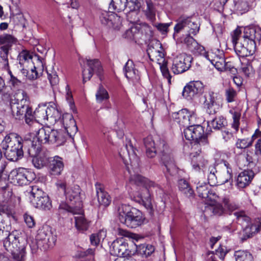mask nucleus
Here are the masks:
<instances>
[{
  "label": "nucleus",
  "mask_w": 261,
  "mask_h": 261,
  "mask_svg": "<svg viewBox=\"0 0 261 261\" xmlns=\"http://www.w3.org/2000/svg\"><path fill=\"white\" fill-rule=\"evenodd\" d=\"M29 104V98L26 92L18 90L10 102L12 114L16 119L24 118L25 122L29 125H38L35 119L42 122L47 120V107L46 105H39L33 113Z\"/></svg>",
  "instance_id": "1"
},
{
  "label": "nucleus",
  "mask_w": 261,
  "mask_h": 261,
  "mask_svg": "<svg viewBox=\"0 0 261 261\" xmlns=\"http://www.w3.org/2000/svg\"><path fill=\"white\" fill-rule=\"evenodd\" d=\"M144 143L148 158L154 157L158 152L162 154L161 160L167 172L171 176L178 174V168L175 165L173 154L165 141L158 135L149 136L145 138Z\"/></svg>",
  "instance_id": "2"
},
{
  "label": "nucleus",
  "mask_w": 261,
  "mask_h": 261,
  "mask_svg": "<svg viewBox=\"0 0 261 261\" xmlns=\"http://www.w3.org/2000/svg\"><path fill=\"white\" fill-rule=\"evenodd\" d=\"M261 40V30L259 28L246 27L243 35L240 29H236L232 35V42L236 53L239 57L252 55L255 51L256 41Z\"/></svg>",
  "instance_id": "3"
},
{
  "label": "nucleus",
  "mask_w": 261,
  "mask_h": 261,
  "mask_svg": "<svg viewBox=\"0 0 261 261\" xmlns=\"http://www.w3.org/2000/svg\"><path fill=\"white\" fill-rule=\"evenodd\" d=\"M196 192L199 197L212 201V203L206 207L205 211H210L215 215L219 216L226 213L230 214L238 208L237 205L231 202L228 197H220L211 192L210 186L205 182H198Z\"/></svg>",
  "instance_id": "4"
},
{
  "label": "nucleus",
  "mask_w": 261,
  "mask_h": 261,
  "mask_svg": "<svg viewBox=\"0 0 261 261\" xmlns=\"http://www.w3.org/2000/svg\"><path fill=\"white\" fill-rule=\"evenodd\" d=\"M130 180L136 185L142 186V188L135 195L134 200L142 204L150 213L153 212L152 195L154 191L160 192V187L154 182L139 174L132 175Z\"/></svg>",
  "instance_id": "5"
},
{
  "label": "nucleus",
  "mask_w": 261,
  "mask_h": 261,
  "mask_svg": "<svg viewBox=\"0 0 261 261\" xmlns=\"http://www.w3.org/2000/svg\"><path fill=\"white\" fill-rule=\"evenodd\" d=\"M25 145H30L28 141H23L16 133H10L6 135L1 144L6 158L9 161L14 162L23 156L22 148Z\"/></svg>",
  "instance_id": "6"
},
{
  "label": "nucleus",
  "mask_w": 261,
  "mask_h": 261,
  "mask_svg": "<svg viewBox=\"0 0 261 261\" xmlns=\"http://www.w3.org/2000/svg\"><path fill=\"white\" fill-rule=\"evenodd\" d=\"M81 189L77 185L67 188L65 191V195L67 202H62L59 206V212L62 214L65 213H79L81 212L82 206L81 197Z\"/></svg>",
  "instance_id": "7"
},
{
  "label": "nucleus",
  "mask_w": 261,
  "mask_h": 261,
  "mask_svg": "<svg viewBox=\"0 0 261 261\" xmlns=\"http://www.w3.org/2000/svg\"><path fill=\"white\" fill-rule=\"evenodd\" d=\"M120 222L127 227L135 228L144 224L145 217L139 210L122 204L118 209Z\"/></svg>",
  "instance_id": "8"
},
{
  "label": "nucleus",
  "mask_w": 261,
  "mask_h": 261,
  "mask_svg": "<svg viewBox=\"0 0 261 261\" xmlns=\"http://www.w3.org/2000/svg\"><path fill=\"white\" fill-rule=\"evenodd\" d=\"M184 134L187 140L195 141L191 149H196L208 144L207 135L204 134L203 128L200 125L188 126L184 129Z\"/></svg>",
  "instance_id": "9"
},
{
  "label": "nucleus",
  "mask_w": 261,
  "mask_h": 261,
  "mask_svg": "<svg viewBox=\"0 0 261 261\" xmlns=\"http://www.w3.org/2000/svg\"><path fill=\"white\" fill-rule=\"evenodd\" d=\"M29 155L33 158L32 163L35 167L37 169H41L48 164L49 157L48 152L43 151L39 144H34L28 149Z\"/></svg>",
  "instance_id": "10"
},
{
  "label": "nucleus",
  "mask_w": 261,
  "mask_h": 261,
  "mask_svg": "<svg viewBox=\"0 0 261 261\" xmlns=\"http://www.w3.org/2000/svg\"><path fill=\"white\" fill-rule=\"evenodd\" d=\"M10 225H5L3 222L0 223V240L3 241V246L6 250H11L13 248L11 245H16L17 241L19 238H22L17 236L15 234L16 232L10 233Z\"/></svg>",
  "instance_id": "11"
},
{
  "label": "nucleus",
  "mask_w": 261,
  "mask_h": 261,
  "mask_svg": "<svg viewBox=\"0 0 261 261\" xmlns=\"http://www.w3.org/2000/svg\"><path fill=\"white\" fill-rule=\"evenodd\" d=\"M119 155L127 167L129 172V165H130L133 168H137L139 167V158L135 153V150L133 144L130 142H128L124 148L121 149L119 152Z\"/></svg>",
  "instance_id": "12"
},
{
  "label": "nucleus",
  "mask_w": 261,
  "mask_h": 261,
  "mask_svg": "<svg viewBox=\"0 0 261 261\" xmlns=\"http://www.w3.org/2000/svg\"><path fill=\"white\" fill-rule=\"evenodd\" d=\"M9 178L14 184L20 186L27 185L34 179L33 174L24 168L13 169L10 172Z\"/></svg>",
  "instance_id": "13"
},
{
  "label": "nucleus",
  "mask_w": 261,
  "mask_h": 261,
  "mask_svg": "<svg viewBox=\"0 0 261 261\" xmlns=\"http://www.w3.org/2000/svg\"><path fill=\"white\" fill-rule=\"evenodd\" d=\"M87 64L88 68H83V81L85 83L89 80L92 76L93 72L95 73L101 80L102 68L100 62L97 59L87 60Z\"/></svg>",
  "instance_id": "14"
},
{
  "label": "nucleus",
  "mask_w": 261,
  "mask_h": 261,
  "mask_svg": "<svg viewBox=\"0 0 261 261\" xmlns=\"http://www.w3.org/2000/svg\"><path fill=\"white\" fill-rule=\"evenodd\" d=\"M203 88V83L199 81L190 82L183 89L182 96L188 100H191L196 94L202 93Z\"/></svg>",
  "instance_id": "15"
},
{
  "label": "nucleus",
  "mask_w": 261,
  "mask_h": 261,
  "mask_svg": "<svg viewBox=\"0 0 261 261\" xmlns=\"http://www.w3.org/2000/svg\"><path fill=\"white\" fill-rule=\"evenodd\" d=\"M16 245H11L13 247L11 250H7L12 253L14 261H24L26 254L25 248L27 245V240L23 238H19Z\"/></svg>",
  "instance_id": "16"
},
{
  "label": "nucleus",
  "mask_w": 261,
  "mask_h": 261,
  "mask_svg": "<svg viewBox=\"0 0 261 261\" xmlns=\"http://www.w3.org/2000/svg\"><path fill=\"white\" fill-rule=\"evenodd\" d=\"M61 122L64 126V130L67 133V135L72 138L77 132V127L72 115L69 113L64 114Z\"/></svg>",
  "instance_id": "17"
},
{
  "label": "nucleus",
  "mask_w": 261,
  "mask_h": 261,
  "mask_svg": "<svg viewBox=\"0 0 261 261\" xmlns=\"http://www.w3.org/2000/svg\"><path fill=\"white\" fill-rule=\"evenodd\" d=\"M189 157L191 159V164L195 170H199L201 168L204 167L207 164V161L200 154L201 149L200 147L196 149H191Z\"/></svg>",
  "instance_id": "18"
},
{
  "label": "nucleus",
  "mask_w": 261,
  "mask_h": 261,
  "mask_svg": "<svg viewBox=\"0 0 261 261\" xmlns=\"http://www.w3.org/2000/svg\"><path fill=\"white\" fill-rule=\"evenodd\" d=\"M127 250V244L123 239L114 240L110 246V252L115 256H124L128 254Z\"/></svg>",
  "instance_id": "19"
},
{
  "label": "nucleus",
  "mask_w": 261,
  "mask_h": 261,
  "mask_svg": "<svg viewBox=\"0 0 261 261\" xmlns=\"http://www.w3.org/2000/svg\"><path fill=\"white\" fill-rule=\"evenodd\" d=\"M18 43L16 38L12 35L4 34L0 35V53H9L13 45Z\"/></svg>",
  "instance_id": "20"
},
{
  "label": "nucleus",
  "mask_w": 261,
  "mask_h": 261,
  "mask_svg": "<svg viewBox=\"0 0 261 261\" xmlns=\"http://www.w3.org/2000/svg\"><path fill=\"white\" fill-rule=\"evenodd\" d=\"M48 168L52 175H60L64 168L63 158L58 155L50 158L48 162Z\"/></svg>",
  "instance_id": "21"
},
{
  "label": "nucleus",
  "mask_w": 261,
  "mask_h": 261,
  "mask_svg": "<svg viewBox=\"0 0 261 261\" xmlns=\"http://www.w3.org/2000/svg\"><path fill=\"white\" fill-rule=\"evenodd\" d=\"M217 97V93L214 92H210L207 94L204 95V107L210 114H215L219 108V106L216 102Z\"/></svg>",
  "instance_id": "22"
},
{
  "label": "nucleus",
  "mask_w": 261,
  "mask_h": 261,
  "mask_svg": "<svg viewBox=\"0 0 261 261\" xmlns=\"http://www.w3.org/2000/svg\"><path fill=\"white\" fill-rule=\"evenodd\" d=\"M18 67L22 74L29 80H34L38 77V74L33 62L19 64Z\"/></svg>",
  "instance_id": "23"
},
{
  "label": "nucleus",
  "mask_w": 261,
  "mask_h": 261,
  "mask_svg": "<svg viewBox=\"0 0 261 261\" xmlns=\"http://www.w3.org/2000/svg\"><path fill=\"white\" fill-rule=\"evenodd\" d=\"M182 29H186L189 35H195L199 31V26L196 22L193 20L192 18H185L180 17V30Z\"/></svg>",
  "instance_id": "24"
},
{
  "label": "nucleus",
  "mask_w": 261,
  "mask_h": 261,
  "mask_svg": "<svg viewBox=\"0 0 261 261\" xmlns=\"http://www.w3.org/2000/svg\"><path fill=\"white\" fill-rule=\"evenodd\" d=\"M95 188L99 204L103 206H108L111 202V199L109 194L105 191L103 186L97 182Z\"/></svg>",
  "instance_id": "25"
},
{
  "label": "nucleus",
  "mask_w": 261,
  "mask_h": 261,
  "mask_svg": "<svg viewBox=\"0 0 261 261\" xmlns=\"http://www.w3.org/2000/svg\"><path fill=\"white\" fill-rule=\"evenodd\" d=\"M254 177L252 170H244L241 172L237 179V186L239 188H244L248 186Z\"/></svg>",
  "instance_id": "26"
},
{
  "label": "nucleus",
  "mask_w": 261,
  "mask_h": 261,
  "mask_svg": "<svg viewBox=\"0 0 261 261\" xmlns=\"http://www.w3.org/2000/svg\"><path fill=\"white\" fill-rule=\"evenodd\" d=\"M73 215H76L74 216L75 226L77 230L80 231H85L88 230L90 226V222L88 221L83 214V210L81 208V212L79 213H70Z\"/></svg>",
  "instance_id": "27"
},
{
  "label": "nucleus",
  "mask_w": 261,
  "mask_h": 261,
  "mask_svg": "<svg viewBox=\"0 0 261 261\" xmlns=\"http://www.w3.org/2000/svg\"><path fill=\"white\" fill-rule=\"evenodd\" d=\"M6 167L5 163H2L0 169V189L2 190L1 195L4 201H8L11 198L12 193L8 187L7 180L5 178H2V173Z\"/></svg>",
  "instance_id": "28"
},
{
  "label": "nucleus",
  "mask_w": 261,
  "mask_h": 261,
  "mask_svg": "<svg viewBox=\"0 0 261 261\" xmlns=\"http://www.w3.org/2000/svg\"><path fill=\"white\" fill-rule=\"evenodd\" d=\"M227 252L225 246H220L215 252L209 251L207 253L206 261H223Z\"/></svg>",
  "instance_id": "29"
},
{
  "label": "nucleus",
  "mask_w": 261,
  "mask_h": 261,
  "mask_svg": "<svg viewBox=\"0 0 261 261\" xmlns=\"http://www.w3.org/2000/svg\"><path fill=\"white\" fill-rule=\"evenodd\" d=\"M49 132L48 131V127L41 128L37 132L35 137L33 138V140L32 141H28L29 145L32 146V144L33 142L34 144H39L41 146V144L47 143L48 142L47 135Z\"/></svg>",
  "instance_id": "30"
},
{
  "label": "nucleus",
  "mask_w": 261,
  "mask_h": 261,
  "mask_svg": "<svg viewBox=\"0 0 261 261\" xmlns=\"http://www.w3.org/2000/svg\"><path fill=\"white\" fill-rule=\"evenodd\" d=\"M124 71L126 77L128 80L134 81L139 79L138 71L135 68L132 60L127 61L124 66Z\"/></svg>",
  "instance_id": "31"
},
{
  "label": "nucleus",
  "mask_w": 261,
  "mask_h": 261,
  "mask_svg": "<svg viewBox=\"0 0 261 261\" xmlns=\"http://www.w3.org/2000/svg\"><path fill=\"white\" fill-rule=\"evenodd\" d=\"M184 43L190 51L194 53L201 52L203 49V47L199 44L198 42L189 35L185 38Z\"/></svg>",
  "instance_id": "32"
},
{
  "label": "nucleus",
  "mask_w": 261,
  "mask_h": 261,
  "mask_svg": "<svg viewBox=\"0 0 261 261\" xmlns=\"http://www.w3.org/2000/svg\"><path fill=\"white\" fill-rule=\"evenodd\" d=\"M180 195L182 197L189 199H191L194 197V191L186 179H180Z\"/></svg>",
  "instance_id": "33"
},
{
  "label": "nucleus",
  "mask_w": 261,
  "mask_h": 261,
  "mask_svg": "<svg viewBox=\"0 0 261 261\" xmlns=\"http://www.w3.org/2000/svg\"><path fill=\"white\" fill-rule=\"evenodd\" d=\"M32 204L36 208L43 210H49L51 207V202L47 195L37 200H32Z\"/></svg>",
  "instance_id": "34"
},
{
  "label": "nucleus",
  "mask_w": 261,
  "mask_h": 261,
  "mask_svg": "<svg viewBox=\"0 0 261 261\" xmlns=\"http://www.w3.org/2000/svg\"><path fill=\"white\" fill-rule=\"evenodd\" d=\"M28 191L30 193V199L32 203V200H37L47 195L38 186L35 185L29 188Z\"/></svg>",
  "instance_id": "35"
},
{
  "label": "nucleus",
  "mask_w": 261,
  "mask_h": 261,
  "mask_svg": "<svg viewBox=\"0 0 261 261\" xmlns=\"http://www.w3.org/2000/svg\"><path fill=\"white\" fill-rule=\"evenodd\" d=\"M127 3V0H112L109 10L117 12L123 11L126 8Z\"/></svg>",
  "instance_id": "36"
},
{
  "label": "nucleus",
  "mask_w": 261,
  "mask_h": 261,
  "mask_svg": "<svg viewBox=\"0 0 261 261\" xmlns=\"http://www.w3.org/2000/svg\"><path fill=\"white\" fill-rule=\"evenodd\" d=\"M141 29L140 25H133L130 29L126 31L124 37L129 39L134 40L136 42L137 39L140 36Z\"/></svg>",
  "instance_id": "37"
},
{
  "label": "nucleus",
  "mask_w": 261,
  "mask_h": 261,
  "mask_svg": "<svg viewBox=\"0 0 261 261\" xmlns=\"http://www.w3.org/2000/svg\"><path fill=\"white\" fill-rule=\"evenodd\" d=\"M259 228L255 224H248L243 229L242 232L241 233V239L242 240H246L247 239L251 237L253 234L257 232Z\"/></svg>",
  "instance_id": "38"
},
{
  "label": "nucleus",
  "mask_w": 261,
  "mask_h": 261,
  "mask_svg": "<svg viewBox=\"0 0 261 261\" xmlns=\"http://www.w3.org/2000/svg\"><path fill=\"white\" fill-rule=\"evenodd\" d=\"M154 251V247L150 244H141L137 247V252L143 257H147Z\"/></svg>",
  "instance_id": "39"
},
{
  "label": "nucleus",
  "mask_w": 261,
  "mask_h": 261,
  "mask_svg": "<svg viewBox=\"0 0 261 261\" xmlns=\"http://www.w3.org/2000/svg\"><path fill=\"white\" fill-rule=\"evenodd\" d=\"M192 57L186 53L180 54V73L188 70L191 66Z\"/></svg>",
  "instance_id": "40"
},
{
  "label": "nucleus",
  "mask_w": 261,
  "mask_h": 261,
  "mask_svg": "<svg viewBox=\"0 0 261 261\" xmlns=\"http://www.w3.org/2000/svg\"><path fill=\"white\" fill-rule=\"evenodd\" d=\"M226 120L222 116L215 118L208 122V126L214 129H221L227 125Z\"/></svg>",
  "instance_id": "41"
},
{
  "label": "nucleus",
  "mask_w": 261,
  "mask_h": 261,
  "mask_svg": "<svg viewBox=\"0 0 261 261\" xmlns=\"http://www.w3.org/2000/svg\"><path fill=\"white\" fill-rule=\"evenodd\" d=\"M193 118L191 112L188 109H182L180 110V122L182 121L184 127L190 126Z\"/></svg>",
  "instance_id": "42"
},
{
  "label": "nucleus",
  "mask_w": 261,
  "mask_h": 261,
  "mask_svg": "<svg viewBox=\"0 0 261 261\" xmlns=\"http://www.w3.org/2000/svg\"><path fill=\"white\" fill-rule=\"evenodd\" d=\"M236 261H254L252 255L247 251L238 250L234 252Z\"/></svg>",
  "instance_id": "43"
},
{
  "label": "nucleus",
  "mask_w": 261,
  "mask_h": 261,
  "mask_svg": "<svg viewBox=\"0 0 261 261\" xmlns=\"http://www.w3.org/2000/svg\"><path fill=\"white\" fill-rule=\"evenodd\" d=\"M162 48H163L162 45L159 41H155L150 43L148 45V48L147 49L149 58L150 57H154L156 54V52L159 50H162Z\"/></svg>",
  "instance_id": "44"
},
{
  "label": "nucleus",
  "mask_w": 261,
  "mask_h": 261,
  "mask_svg": "<svg viewBox=\"0 0 261 261\" xmlns=\"http://www.w3.org/2000/svg\"><path fill=\"white\" fill-rule=\"evenodd\" d=\"M106 237V232L100 230L96 233L92 234L90 236V240L91 244L97 246L101 240H103Z\"/></svg>",
  "instance_id": "45"
},
{
  "label": "nucleus",
  "mask_w": 261,
  "mask_h": 261,
  "mask_svg": "<svg viewBox=\"0 0 261 261\" xmlns=\"http://www.w3.org/2000/svg\"><path fill=\"white\" fill-rule=\"evenodd\" d=\"M33 55L27 50H22L19 53L17 57L18 64H23L26 63L32 62Z\"/></svg>",
  "instance_id": "46"
},
{
  "label": "nucleus",
  "mask_w": 261,
  "mask_h": 261,
  "mask_svg": "<svg viewBox=\"0 0 261 261\" xmlns=\"http://www.w3.org/2000/svg\"><path fill=\"white\" fill-rule=\"evenodd\" d=\"M65 98L69 104L71 110H72L73 113H76L77 111L75 107L72 92L70 89L69 86L67 84L65 87Z\"/></svg>",
  "instance_id": "47"
},
{
  "label": "nucleus",
  "mask_w": 261,
  "mask_h": 261,
  "mask_svg": "<svg viewBox=\"0 0 261 261\" xmlns=\"http://www.w3.org/2000/svg\"><path fill=\"white\" fill-rule=\"evenodd\" d=\"M8 201H4V199L0 194V214H6L8 217L13 216V212L12 210L5 203Z\"/></svg>",
  "instance_id": "48"
},
{
  "label": "nucleus",
  "mask_w": 261,
  "mask_h": 261,
  "mask_svg": "<svg viewBox=\"0 0 261 261\" xmlns=\"http://www.w3.org/2000/svg\"><path fill=\"white\" fill-rule=\"evenodd\" d=\"M95 96L96 101L98 103H101L109 98L108 91L101 85L99 86Z\"/></svg>",
  "instance_id": "49"
},
{
  "label": "nucleus",
  "mask_w": 261,
  "mask_h": 261,
  "mask_svg": "<svg viewBox=\"0 0 261 261\" xmlns=\"http://www.w3.org/2000/svg\"><path fill=\"white\" fill-rule=\"evenodd\" d=\"M9 77L8 78V84L11 89H16L20 87L22 82L17 77L15 76L12 71L8 73Z\"/></svg>",
  "instance_id": "50"
},
{
  "label": "nucleus",
  "mask_w": 261,
  "mask_h": 261,
  "mask_svg": "<svg viewBox=\"0 0 261 261\" xmlns=\"http://www.w3.org/2000/svg\"><path fill=\"white\" fill-rule=\"evenodd\" d=\"M111 17L110 22L112 24H109V27L119 30L122 27V18L115 13H113Z\"/></svg>",
  "instance_id": "51"
},
{
  "label": "nucleus",
  "mask_w": 261,
  "mask_h": 261,
  "mask_svg": "<svg viewBox=\"0 0 261 261\" xmlns=\"http://www.w3.org/2000/svg\"><path fill=\"white\" fill-rule=\"evenodd\" d=\"M147 8L145 10V14L148 19L153 21L155 17V10L153 4L149 0L146 2Z\"/></svg>",
  "instance_id": "52"
},
{
  "label": "nucleus",
  "mask_w": 261,
  "mask_h": 261,
  "mask_svg": "<svg viewBox=\"0 0 261 261\" xmlns=\"http://www.w3.org/2000/svg\"><path fill=\"white\" fill-rule=\"evenodd\" d=\"M229 113L232 115L233 123L232 124V127L237 132L239 128L241 113L233 109L230 110Z\"/></svg>",
  "instance_id": "53"
},
{
  "label": "nucleus",
  "mask_w": 261,
  "mask_h": 261,
  "mask_svg": "<svg viewBox=\"0 0 261 261\" xmlns=\"http://www.w3.org/2000/svg\"><path fill=\"white\" fill-rule=\"evenodd\" d=\"M8 54L9 53H0L1 65L3 69L6 71L8 73L11 72L8 61Z\"/></svg>",
  "instance_id": "54"
},
{
  "label": "nucleus",
  "mask_w": 261,
  "mask_h": 261,
  "mask_svg": "<svg viewBox=\"0 0 261 261\" xmlns=\"http://www.w3.org/2000/svg\"><path fill=\"white\" fill-rule=\"evenodd\" d=\"M234 215L236 217L237 222L240 224H243L244 223H248L250 218L246 215L244 211L236 212Z\"/></svg>",
  "instance_id": "55"
},
{
  "label": "nucleus",
  "mask_w": 261,
  "mask_h": 261,
  "mask_svg": "<svg viewBox=\"0 0 261 261\" xmlns=\"http://www.w3.org/2000/svg\"><path fill=\"white\" fill-rule=\"evenodd\" d=\"M47 120L53 119L55 121H57L60 118L61 114L59 111L56 109L55 107H47Z\"/></svg>",
  "instance_id": "56"
},
{
  "label": "nucleus",
  "mask_w": 261,
  "mask_h": 261,
  "mask_svg": "<svg viewBox=\"0 0 261 261\" xmlns=\"http://www.w3.org/2000/svg\"><path fill=\"white\" fill-rule=\"evenodd\" d=\"M237 95V91L232 87H228L225 90L226 99L228 102L234 101Z\"/></svg>",
  "instance_id": "57"
},
{
  "label": "nucleus",
  "mask_w": 261,
  "mask_h": 261,
  "mask_svg": "<svg viewBox=\"0 0 261 261\" xmlns=\"http://www.w3.org/2000/svg\"><path fill=\"white\" fill-rule=\"evenodd\" d=\"M105 11L101 13L100 16V20L102 24L107 25L109 27V24H112V22H110V19H111V15L113 14V12Z\"/></svg>",
  "instance_id": "58"
},
{
  "label": "nucleus",
  "mask_w": 261,
  "mask_h": 261,
  "mask_svg": "<svg viewBox=\"0 0 261 261\" xmlns=\"http://www.w3.org/2000/svg\"><path fill=\"white\" fill-rule=\"evenodd\" d=\"M160 65V68L162 72L163 76L168 80L169 83H171V75L169 73L168 69L167 66V62L164 61V62L159 63L158 64Z\"/></svg>",
  "instance_id": "59"
},
{
  "label": "nucleus",
  "mask_w": 261,
  "mask_h": 261,
  "mask_svg": "<svg viewBox=\"0 0 261 261\" xmlns=\"http://www.w3.org/2000/svg\"><path fill=\"white\" fill-rule=\"evenodd\" d=\"M42 234L45 235V237L43 239V243H46L48 248L53 247L55 245L56 241L55 237L51 233L47 234L44 232H43L42 234H40V235Z\"/></svg>",
  "instance_id": "60"
},
{
  "label": "nucleus",
  "mask_w": 261,
  "mask_h": 261,
  "mask_svg": "<svg viewBox=\"0 0 261 261\" xmlns=\"http://www.w3.org/2000/svg\"><path fill=\"white\" fill-rule=\"evenodd\" d=\"M127 6L129 11L128 12H140V9L141 5L140 3L138 1H128Z\"/></svg>",
  "instance_id": "61"
},
{
  "label": "nucleus",
  "mask_w": 261,
  "mask_h": 261,
  "mask_svg": "<svg viewBox=\"0 0 261 261\" xmlns=\"http://www.w3.org/2000/svg\"><path fill=\"white\" fill-rule=\"evenodd\" d=\"M165 54L164 51V49L162 48V50H159L156 52V54L155 55L154 57H150L149 58L150 60L153 62H156L158 64L159 63L164 62L165 61Z\"/></svg>",
  "instance_id": "62"
},
{
  "label": "nucleus",
  "mask_w": 261,
  "mask_h": 261,
  "mask_svg": "<svg viewBox=\"0 0 261 261\" xmlns=\"http://www.w3.org/2000/svg\"><path fill=\"white\" fill-rule=\"evenodd\" d=\"M48 131L49 132L47 135V140H48V143H56L57 137L58 135V131L54 129H51L48 127Z\"/></svg>",
  "instance_id": "63"
},
{
  "label": "nucleus",
  "mask_w": 261,
  "mask_h": 261,
  "mask_svg": "<svg viewBox=\"0 0 261 261\" xmlns=\"http://www.w3.org/2000/svg\"><path fill=\"white\" fill-rule=\"evenodd\" d=\"M139 12H127L126 17L128 21L134 24L139 20Z\"/></svg>",
  "instance_id": "64"
}]
</instances>
